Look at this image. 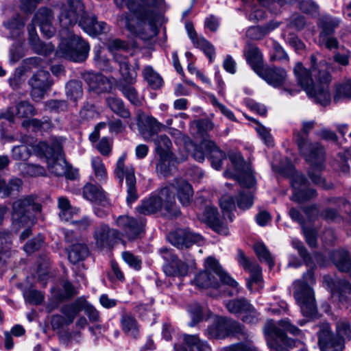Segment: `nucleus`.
Returning a JSON list of instances; mask_svg holds the SVG:
<instances>
[{"mask_svg": "<svg viewBox=\"0 0 351 351\" xmlns=\"http://www.w3.org/2000/svg\"><path fill=\"white\" fill-rule=\"evenodd\" d=\"M59 10L61 42L56 53L73 62H83L88 57L90 46L80 36L69 31V28L78 23L86 33L95 36L108 32L109 27L104 21H97L94 15L86 13L81 0H66L60 5Z\"/></svg>", "mask_w": 351, "mask_h": 351, "instance_id": "nucleus-1", "label": "nucleus"}, {"mask_svg": "<svg viewBox=\"0 0 351 351\" xmlns=\"http://www.w3.org/2000/svg\"><path fill=\"white\" fill-rule=\"evenodd\" d=\"M119 8L127 7L130 13L123 14L119 23L132 34L143 40H149L158 32L156 8L163 0H114Z\"/></svg>", "mask_w": 351, "mask_h": 351, "instance_id": "nucleus-2", "label": "nucleus"}, {"mask_svg": "<svg viewBox=\"0 0 351 351\" xmlns=\"http://www.w3.org/2000/svg\"><path fill=\"white\" fill-rule=\"evenodd\" d=\"M180 203L184 206L190 204L193 190L191 184L185 180L176 179L173 183L161 189L158 192L152 193L148 197L143 199L141 205L136 208L139 214L144 215H152L160 210L162 208L170 216H178L179 209L175 200V192Z\"/></svg>", "mask_w": 351, "mask_h": 351, "instance_id": "nucleus-3", "label": "nucleus"}, {"mask_svg": "<svg viewBox=\"0 0 351 351\" xmlns=\"http://www.w3.org/2000/svg\"><path fill=\"white\" fill-rule=\"evenodd\" d=\"M311 69H305L301 62L295 64L293 73L298 84L307 95L315 102L322 106L328 105L331 99L328 84L331 77L328 72V66L320 60L317 63L315 55L311 57Z\"/></svg>", "mask_w": 351, "mask_h": 351, "instance_id": "nucleus-4", "label": "nucleus"}, {"mask_svg": "<svg viewBox=\"0 0 351 351\" xmlns=\"http://www.w3.org/2000/svg\"><path fill=\"white\" fill-rule=\"evenodd\" d=\"M230 160L234 168L232 171L230 169L224 172L226 177L235 178L243 188L248 190L240 191L236 201L229 195H223L219 201L223 212H230L235 208L236 204L242 210L250 208L253 204V195L250 189L255 185L256 180L252 173L251 167L244 162L240 154H232L229 156Z\"/></svg>", "mask_w": 351, "mask_h": 351, "instance_id": "nucleus-5", "label": "nucleus"}, {"mask_svg": "<svg viewBox=\"0 0 351 351\" xmlns=\"http://www.w3.org/2000/svg\"><path fill=\"white\" fill-rule=\"evenodd\" d=\"M314 126V121L304 122L301 132L294 134L298 149L303 154L306 160L310 163L311 168L308 171V176L312 182L324 189H328L332 187L330 182L327 183L320 175V171L324 169V148L318 143H309L305 137Z\"/></svg>", "mask_w": 351, "mask_h": 351, "instance_id": "nucleus-6", "label": "nucleus"}, {"mask_svg": "<svg viewBox=\"0 0 351 351\" xmlns=\"http://www.w3.org/2000/svg\"><path fill=\"white\" fill-rule=\"evenodd\" d=\"M53 19V14L51 10L41 8L35 14L32 23L28 26L29 42L36 53L47 56L55 49V46L51 43H43L40 40L35 27L36 24L38 25L43 35L50 38L56 31L52 25Z\"/></svg>", "mask_w": 351, "mask_h": 351, "instance_id": "nucleus-7", "label": "nucleus"}, {"mask_svg": "<svg viewBox=\"0 0 351 351\" xmlns=\"http://www.w3.org/2000/svg\"><path fill=\"white\" fill-rule=\"evenodd\" d=\"M280 327L294 335H298L301 332V330L293 325L289 319L280 320L278 326L272 320L268 321L264 332L267 345L271 349L276 351H289L293 347L300 346V351H304L300 342L289 339Z\"/></svg>", "mask_w": 351, "mask_h": 351, "instance_id": "nucleus-8", "label": "nucleus"}, {"mask_svg": "<svg viewBox=\"0 0 351 351\" xmlns=\"http://www.w3.org/2000/svg\"><path fill=\"white\" fill-rule=\"evenodd\" d=\"M316 282L312 269L303 274L300 279L293 282V297L300 306L302 315L313 318L317 313L315 293L313 287Z\"/></svg>", "mask_w": 351, "mask_h": 351, "instance_id": "nucleus-9", "label": "nucleus"}, {"mask_svg": "<svg viewBox=\"0 0 351 351\" xmlns=\"http://www.w3.org/2000/svg\"><path fill=\"white\" fill-rule=\"evenodd\" d=\"M206 269L197 274L193 280V283L199 289H217L221 282L235 289V293H238L237 282L225 272L219 265L217 261L213 257H208L205 261Z\"/></svg>", "mask_w": 351, "mask_h": 351, "instance_id": "nucleus-10", "label": "nucleus"}, {"mask_svg": "<svg viewBox=\"0 0 351 351\" xmlns=\"http://www.w3.org/2000/svg\"><path fill=\"white\" fill-rule=\"evenodd\" d=\"M337 336L332 335L328 323H323L318 332V343L321 351H343L346 339H351V327L346 319L336 323Z\"/></svg>", "mask_w": 351, "mask_h": 351, "instance_id": "nucleus-11", "label": "nucleus"}, {"mask_svg": "<svg viewBox=\"0 0 351 351\" xmlns=\"http://www.w3.org/2000/svg\"><path fill=\"white\" fill-rule=\"evenodd\" d=\"M36 197L29 195L16 200L12 206V226L16 230L27 227L21 234V239L24 240L31 234L29 228L34 223L31 211L38 212L40 210L41 206L36 202Z\"/></svg>", "mask_w": 351, "mask_h": 351, "instance_id": "nucleus-12", "label": "nucleus"}, {"mask_svg": "<svg viewBox=\"0 0 351 351\" xmlns=\"http://www.w3.org/2000/svg\"><path fill=\"white\" fill-rule=\"evenodd\" d=\"M36 155L45 157L49 171L57 176H63L67 162L64 158L62 147L59 140L53 139L51 144L38 142L34 147Z\"/></svg>", "mask_w": 351, "mask_h": 351, "instance_id": "nucleus-13", "label": "nucleus"}, {"mask_svg": "<svg viewBox=\"0 0 351 351\" xmlns=\"http://www.w3.org/2000/svg\"><path fill=\"white\" fill-rule=\"evenodd\" d=\"M108 48L119 66L122 80L130 84H133L136 81V72L131 69L126 56L131 45L120 39H114L109 43Z\"/></svg>", "mask_w": 351, "mask_h": 351, "instance_id": "nucleus-14", "label": "nucleus"}, {"mask_svg": "<svg viewBox=\"0 0 351 351\" xmlns=\"http://www.w3.org/2000/svg\"><path fill=\"white\" fill-rule=\"evenodd\" d=\"M185 147L189 153L198 162H203L205 156L209 158L212 167L219 170L222 165V160L226 158V154L210 141L204 140L197 147L189 139L185 141Z\"/></svg>", "mask_w": 351, "mask_h": 351, "instance_id": "nucleus-15", "label": "nucleus"}, {"mask_svg": "<svg viewBox=\"0 0 351 351\" xmlns=\"http://www.w3.org/2000/svg\"><path fill=\"white\" fill-rule=\"evenodd\" d=\"M243 332V327L238 322L225 317H218L207 328L205 335L210 339H222Z\"/></svg>", "mask_w": 351, "mask_h": 351, "instance_id": "nucleus-16", "label": "nucleus"}, {"mask_svg": "<svg viewBox=\"0 0 351 351\" xmlns=\"http://www.w3.org/2000/svg\"><path fill=\"white\" fill-rule=\"evenodd\" d=\"M125 159L126 156L125 154L119 158L114 173L121 184L125 178L128 193L126 201L128 204H131L138 198L136 189V177L134 167L132 165H126L125 164Z\"/></svg>", "mask_w": 351, "mask_h": 351, "instance_id": "nucleus-17", "label": "nucleus"}, {"mask_svg": "<svg viewBox=\"0 0 351 351\" xmlns=\"http://www.w3.org/2000/svg\"><path fill=\"white\" fill-rule=\"evenodd\" d=\"M291 0H241L245 5V10L248 19L253 22L258 21L265 18L266 8L275 12L278 7H281Z\"/></svg>", "mask_w": 351, "mask_h": 351, "instance_id": "nucleus-18", "label": "nucleus"}, {"mask_svg": "<svg viewBox=\"0 0 351 351\" xmlns=\"http://www.w3.org/2000/svg\"><path fill=\"white\" fill-rule=\"evenodd\" d=\"M224 305L229 313L241 317L245 323L255 324L258 322V313L253 305L244 298L227 300Z\"/></svg>", "mask_w": 351, "mask_h": 351, "instance_id": "nucleus-19", "label": "nucleus"}, {"mask_svg": "<svg viewBox=\"0 0 351 351\" xmlns=\"http://www.w3.org/2000/svg\"><path fill=\"white\" fill-rule=\"evenodd\" d=\"M31 95L34 101L42 99L53 84L50 73L44 69L35 72L28 81Z\"/></svg>", "mask_w": 351, "mask_h": 351, "instance_id": "nucleus-20", "label": "nucleus"}, {"mask_svg": "<svg viewBox=\"0 0 351 351\" xmlns=\"http://www.w3.org/2000/svg\"><path fill=\"white\" fill-rule=\"evenodd\" d=\"M323 285L330 291L332 300H338L342 305L351 298V285L345 280L324 276Z\"/></svg>", "mask_w": 351, "mask_h": 351, "instance_id": "nucleus-21", "label": "nucleus"}, {"mask_svg": "<svg viewBox=\"0 0 351 351\" xmlns=\"http://www.w3.org/2000/svg\"><path fill=\"white\" fill-rule=\"evenodd\" d=\"M339 23V21L337 19L332 18L328 15H324L320 18L318 23L322 29L318 40L320 46H324L329 49L337 48L338 42L331 35Z\"/></svg>", "mask_w": 351, "mask_h": 351, "instance_id": "nucleus-22", "label": "nucleus"}, {"mask_svg": "<svg viewBox=\"0 0 351 351\" xmlns=\"http://www.w3.org/2000/svg\"><path fill=\"white\" fill-rule=\"evenodd\" d=\"M237 261L243 269L250 272V276L247 280V286L251 291H258L262 286L261 269L259 265L255 263L250 261L241 250H239Z\"/></svg>", "mask_w": 351, "mask_h": 351, "instance_id": "nucleus-23", "label": "nucleus"}, {"mask_svg": "<svg viewBox=\"0 0 351 351\" xmlns=\"http://www.w3.org/2000/svg\"><path fill=\"white\" fill-rule=\"evenodd\" d=\"M291 182L293 191L292 197L293 201L302 202L316 196V191L308 188V182L302 174L295 173Z\"/></svg>", "mask_w": 351, "mask_h": 351, "instance_id": "nucleus-24", "label": "nucleus"}, {"mask_svg": "<svg viewBox=\"0 0 351 351\" xmlns=\"http://www.w3.org/2000/svg\"><path fill=\"white\" fill-rule=\"evenodd\" d=\"M170 243L179 249L188 248L193 244L201 245L202 237L188 229H178L168 235Z\"/></svg>", "mask_w": 351, "mask_h": 351, "instance_id": "nucleus-25", "label": "nucleus"}, {"mask_svg": "<svg viewBox=\"0 0 351 351\" xmlns=\"http://www.w3.org/2000/svg\"><path fill=\"white\" fill-rule=\"evenodd\" d=\"M117 225L122 230V234L129 241H134L143 231L145 221L143 219H136L127 215L119 216Z\"/></svg>", "mask_w": 351, "mask_h": 351, "instance_id": "nucleus-26", "label": "nucleus"}, {"mask_svg": "<svg viewBox=\"0 0 351 351\" xmlns=\"http://www.w3.org/2000/svg\"><path fill=\"white\" fill-rule=\"evenodd\" d=\"M209 345L196 335L182 334L174 344V351H210Z\"/></svg>", "mask_w": 351, "mask_h": 351, "instance_id": "nucleus-27", "label": "nucleus"}, {"mask_svg": "<svg viewBox=\"0 0 351 351\" xmlns=\"http://www.w3.org/2000/svg\"><path fill=\"white\" fill-rule=\"evenodd\" d=\"M119 232L111 229L108 225L101 224L95 228L93 232V239L98 248L102 249L112 245L119 239Z\"/></svg>", "mask_w": 351, "mask_h": 351, "instance_id": "nucleus-28", "label": "nucleus"}, {"mask_svg": "<svg viewBox=\"0 0 351 351\" xmlns=\"http://www.w3.org/2000/svg\"><path fill=\"white\" fill-rule=\"evenodd\" d=\"M83 79L89 90L97 93L109 91L112 88V81L101 73L86 72L83 74Z\"/></svg>", "mask_w": 351, "mask_h": 351, "instance_id": "nucleus-29", "label": "nucleus"}, {"mask_svg": "<svg viewBox=\"0 0 351 351\" xmlns=\"http://www.w3.org/2000/svg\"><path fill=\"white\" fill-rule=\"evenodd\" d=\"M185 28L194 47L201 49L211 62L215 54L214 46L204 37L197 36L192 23L186 22Z\"/></svg>", "mask_w": 351, "mask_h": 351, "instance_id": "nucleus-30", "label": "nucleus"}, {"mask_svg": "<svg viewBox=\"0 0 351 351\" xmlns=\"http://www.w3.org/2000/svg\"><path fill=\"white\" fill-rule=\"evenodd\" d=\"M259 75L269 85L274 87H280L287 82V75L286 71L280 67H267L261 71Z\"/></svg>", "mask_w": 351, "mask_h": 351, "instance_id": "nucleus-31", "label": "nucleus"}, {"mask_svg": "<svg viewBox=\"0 0 351 351\" xmlns=\"http://www.w3.org/2000/svg\"><path fill=\"white\" fill-rule=\"evenodd\" d=\"M201 219L209 225L215 232L219 234L227 235L228 229L223 224L218 218L217 210L215 207H207L201 217Z\"/></svg>", "mask_w": 351, "mask_h": 351, "instance_id": "nucleus-32", "label": "nucleus"}, {"mask_svg": "<svg viewBox=\"0 0 351 351\" xmlns=\"http://www.w3.org/2000/svg\"><path fill=\"white\" fill-rule=\"evenodd\" d=\"M83 197L97 205L106 206L108 204L103 189L96 185L87 184L83 188Z\"/></svg>", "mask_w": 351, "mask_h": 351, "instance_id": "nucleus-33", "label": "nucleus"}, {"mask_svg": "<svg viewBox=\"0 0 351 351\" xmlns=\"http://www.w3.org/2000/svg\"><path fill=\"white\" fill-rule=\"evenodd\" d=\"M247 62L250 64L255 73L258 75L265 68L263 64V55L256 47L251 46L245 54Z\"/></svg>", "mask_w": 351, "mask_h": 351, "instance_id": "nucleus-34", "label": "nucleus"}, {"mask_svg": "<svg viewBox=\"0 0 351 351\" xmlns=\"http://www.w3.org/2000/svg\"><path fill=\"white\" fill-rule=\"evenodd\" d=\"M89 251L85 244L76 243L72 245L68 250V258L73 264L83 261L88 256Z\"/></svg>", "mask_w": 351, "mask_h": 351, "instance_id": "nucleus-35", "label": "nucleus"}, {"mask_svg": "<svg viewBox=\"0 0 351 351\" xmlns=\"http://www.w3.org/2000/svg\"><path fill=\"white\" fill-rule=\"evenodd\" d=\"M332 259L339 270L348 272L351 276V257L348 251L340 250L335 252Z\"/></svg>", "mask_w": 351, "mask_h": 351, "instance_id": "nucleus-36", "label": "nucleus"}, {"mask_svg": "<svg viewBox=\"0 0 351 351\" xmlns=\"http://www.w3.org/2000/svg\"><path fill=\"white\" fill-rule=\"evenodd\" d=\"M58 207L60 210L59 216L63 221H69L74 214L79 212V208L72 207L69 200L65 197H58Z\"/></svg>", "mask_w": 351, "mask_h": 351, "instance_id": "nucleus-37", "label": "nucleus"}, {"mask_svg": "<svg viewBox=\"0 0 351 351\" xmlns=\"http://www.w3.org/2000/svg\"><path fill=\"white\" fill-rule=\"evenodd\" d=\"M188 266L181 261H173L170 264L164 267V271L167 275L172 276L184 277L188 274Z\"/></svg>", "mask_w": 351, "mask_h": 351, "instance_id": "nucleus-38", "label": "nucleus"}, {"mask_svg": "<svg viewBox=\"0 0 351 351\" xmlns=\"http://www.w3.org/2000/svg\"><path fill=\"white\" fill-rule=\"evenodd\" d=\"M106 102L109 108L118 116L128 119L130 117V113L127 108H125L123 101L116 97H108L106 99Z\"/></svg>", "mask_w": 351, "mask_h": 351, "instance_id": "nucleus-39", "label": "nucleus"}, {"mask_svg": "<svg viewBox=\"0 0 351 351\" xmlns=\"http://www.w3.org/2000/svg\"><path fill=\"white\" fill-rule=\"evenodd\" d=\"M279 26V23L277 22H269L266 25L254 26L250 27L247 30V35L253 39H261L262 37L269 33L271 31L277 28Z\"/></svg>", "mask_w": 351, "mask_h": 351, "instance_id": "nucleus-40", "label": "nucleus"}, {"mask_svg": "<svg viewBox=\"0 0 351 351\" xmlns=\"http://www.w3.org/2000/svg\"><path fill=\"white\" fill-rule=\"evenodd\" d=\"M159 162L156 166V171L165 176H167L171 171V166L174 160L173 154H158Z\"/></svg>", "mask_w": 351, "mask_h": 351, "instance_id": "nucleus-41", "label": "nucleus"}, {"mask_svg": "<svg viewBox=\"0 0 351 351\" xmlns=\"http://www.w3.org/2000/svg\"><path fill=\"white\" fill-rule=\"evenodd\" d=\"M143 74L144 78L152 89H158L162 86L163 80L162 77L152 66H146L143 70Z\"/></svg>", "mask_w": 351, "mask_h": 351, "instance_id": "nucleus-42", "label": "nucleus"}, {"mask_svg": "<svg viewBox=\"0 0 351 351\" xmlns=\"http://www.w3.org/2000/svg\"><path fill=\"white\" fill-rule=\"evenodd\" d=\"M66 94L68 98L74 101L81 99L83 95V89L81 82L71 80L66 85Z\"/></svg>", "mask_w": 351, "mask_h": 351, "instance_id": "nucleus-43", "label": "nucleus"}, {"mask_svg": "<svg viewBox=\"0 0 351 351\" xmlns=\"http://www.w3.org/2000/svg\"><path fill=\"white\" fill-rule=\"evenodd\" d=\"M83 308V302L77 300L74 302L63 306L61 312L69 319V323H72L74 318Z\"/></svg>", "mask_w": 351, "mask_h": 351, "instance_id": "nucleus-44", "label": "nucleus"}, {"mask_svg": "<svg viewBox=\"0 0 351 351\" xmlns=\"http://www.w3.org/2000/svg\"><path fill=\"white\" fill-rule=\"evenodd\" d=\"M91 167L96 180L104 182L107 178V171L103 160L100 157H93L91 159Z\"/></svg>", "mask_w": 351, "mask_h": 351, "instance_id": "nucleus-45", "label": "nucleus"}, {"mask_svg": "<svg viewBox=\"0 0 351 351\" xmlns=\"http://www.w3.org/2000/svg\"><path fill=\"white\" fill-rule=\"evenodd\" d=\"M22 186V181L19 178H12L8 184L0 178V193L2 197H8L14 191H19Z\"/></svg>", "mask_w": 351, "mask_h": 351, "instance_id": "nucleus-46", "label": "nucleus"}, {"mask_svg": "<svg viewBox=\"0 0 351 351\" xmlns=\"http://www.w3.org/2000/svg\"><path fill=\"white\" fill-rule=\"evenodd\" d=\"M153 141L156 145V152L158 154H172L170 150L172 143L167 136L160 135L154 138Z\"/></svg>", "mask_w": 351, "mask_h": 351, "instance_id": "nucleus-47", "label": "nucleus"}, {"mask_svg": "<svg viewBox=\"0 0 351 351\" xmlns=\"http://www.w3.org/2000/svg\"><path fill=\"white\" fill-rule=\"evenodd\" d=\"M121 326L125 332L133 337H136L138 334V325L133 317L130 315H123L121 317Z\"/></svg>", "mask_w": 351, "mask_h": 351, "instance_id": "nucleus-48", "label": "nucleus"}, {"mask_svg": "<svg viewBox=\"0 0 351 351\" xmlns=\"http://www.w3.org/2000/svg\"><path fill=\"white\" fill-rule=\"evenodd\" d=\"M254 251L261 261L267 263L269 267L274 265V261L269 252L262 242H257L254 245Z\"/></svg>", "mask_w": 351, "mask_h": 351, "instance_id": "nucleus-49", "label": "nucleus"}, {"mask_svg": "<svg viewBox=\"0 0 351 351\" xmlns=\"http://www.w3.org/2000/svg\"><path fill=\"white\" fill-rule=\"evenodd\" d=\"M38 143H36V144L26 143V145L23 144V145H21L19 146H15L12 149V156H13L14 158L16 160H27L31 154L30 151L28 148V146H30L32 148L34 152L36 154V153L35 152L34 149L35 145H36Z\"/></svg>", "mask_w": 351, "mask_h": 351, "instance_id": "nucleus-50", "label": "nucleus"}, {"mask_svg": "<svg viewBox=\"0 0 351 351\" xmlns=\"http://www.w3.org/2000/svg\"><path fill=\"white\" fill-rule=\"evenodd\" d=\"M36 114L34 107L27 101H22L16 106V115L20 118H25Z\"/></svg>", "mask_w": 351, "mask_h": 351, "instance_id": "nucleus-51", "label": "nucleus"}, {"mask_svg": "<svg viewBox=\"0 0 351 351\" xmlns=\"http://www.w3.org/2000/svg\"><path fill=\"white\" fill-rule=\"evenodd\" d=\"M122 258L123 261L132 268L139 270L141 268L142 261L141 259L133 254L129 251H125L122 253Z\"/></svg>", "mask_w": 351, "mask_h": 351, "instance_id": "nucleus-52", "label": "nucleus"}, {"mask_svg": "<svg viewBox=\"0 0 351 351\" xmlns=\"http://www.w3.org/2000/svg\"><path fill=\"white\" fill-rule=\"evenodd\" d=\"M221 351H256V349L251 341H247L224 347Z\"/></svg>", "mask_w": 351, "mask_h": 351, "instance_id": "nucleus-53", "label": "nucleus"}, {"mask_svg": "<svg viewBox=\"0 0 351 351\" xmlns=\"http://www.w3.org/2000/svg\"><path fill=\"white\" fill-rule=\"evenodd\" d=\"M12 245L11 234L6 232L0 233V254L10 255V250Z\"/></svg>", "mask_w": 351, "mask_h": 351, "instance_id": "nucleus-54", "label": "nucleus"}, {"mask_svg": "<svg viewBox=\"0 0 351 351\" xmlns=\"http://www.w3.org/2000/svg\"><path fill=\"white\" fill-rule=\"evenodd\" d=\"M300 9L308 14L316 16L318 14L319 7L311 0H304L299 3Z\"/></svg>", "mask_w": 351, "mask_h": 351, "instance_id": "nucleus-55", "label": "nucleus"}, {"mask_svg": "<svg viewBox=\"0 0 351 351\" xmlns=\"http://www.w3.org/2000/svg\"><path fill=\"white\" fill-rule=\"evenodd\" d=\"M255 129L261 139L267 146L269 147L274 145L273 138L270 134V130L262 125H258Z\"/></svg>", "mask_w": 351, "mask_h": 351, "instance_id": "nucleus-56", "label": "nucleus"}, {"mask_svg": "<svg viewBox=\"0 0 351 351\" xmlns=\"http://www.w3.org/2000/svg\"><path fill=\"white\" fill-rule=\"evenodd\" d=\"M25 22L23 19L17 18L8 21L5 24L6 28L10 31L13 37L19 34L20 29L24 26Z\"/></svg>", "mask_w": 351, "mask_h": 351, "instance_id": "nucleus-57", "label": "nucleus"}, {"mask_svg": "<svg viewBox=\"0 0 351 351\" xmlns=\"http://www.w3.org/2000/svg\"><path fill=\"white\" fill-rule=\"evenodd\" d=\"M100 48H95L94 49V53H95V61L97 66L106 71H112V67L110 66V61L108 59H106L104 58H102L100 56Z\"/></svg>", "mask_w": 351, "mask_h": 351, "instance_id": "nucleus-58", "label": "nucleus"}, {"mask_svg": "<svg viewBox=\"0 0 351 351\" xmlns=\"http://www.w3.org/2000/svg\"><path fill=\"white\" fill-rule=\"evenodd\" d=\"M339 97H351V80H346L338 85L335 99L337 100Z\"/></svg>", "mask_w": 351, "mask_h": 351, "instance_id": "nucleus-59", "label": "nucleus"}, {"mask_svg": "<svg viewBox=\"0 0 351 351\" xmlns=\"http://www.w3.org/2000/svg\"><path fill=\"white\" fill-rule=\"evenodd\" d=\"M123 94L134 105L140 104V99L135 88L131 86H125L122 88Z\"/></svg>", "mask_w": 351, "mask_h": 351, "instance_id": "nucleus-60", "label": "nucleus"}, {"mask_svg": "<svg viewBox=\"0 0 351 351\" xmlns=\"http://www.w3.org/2000/svg\"><path fill=\"white\" fill-rule=\"evenodd\" d=\"M189 311L191 315V322L189 323V326L191 327L195 326L197 323H199L203 318V314L201 307L196 304L193 309L192 307H190Z\"/></svg>", "mask_w": 351, "mask_h": 351, "instance_id": "nucleus-61", "label": "nucleus"}, {"mask_svg": "<svg viewBox=\"0 0 351 351\" xmlns=\"http://www.w3.org/2000/svg\"><path fill=\"white\" fill-rule=\"evenodd\" d=\"M25 298L29 303L34 304H40L44 299L43 293L36 290H29L27 291L25 294Z\"/></svg>", "mask_w": 351, "mask_h": 351, "instance_id": "nucleus-62", "label": "nucleus"}, {"mask_svg": "<svg viewBox=\"0 0 351 351\" xmlns=\"http://www.w3.org/2000/svg\"><path fill=\"white\" fill-rule=\"evenodd\" d=\"M43 242L42 236H38L37 238L29 241L24 246V250L27 254H31L38 250Z\"/></svg>", "mask_w": 351, "mask_h": 351, "instance_id": "nucleus-63", "label": "nucleus"}, {"mask_svg": "<svg viewBox=\"0 0 351 351\" xmlns=\"http://www.w3.org/2000/svg\"><path fill=\"white\" fill-rule=\"evenodd\" d=\"M89 320L92 322L99 321V312L90 304L83 302V308Z\"/></svg>", "mask_w": 351, "mask_h": 351, "instance_id": "nucleus-64", "label": "nucleus"}]
</instances>
